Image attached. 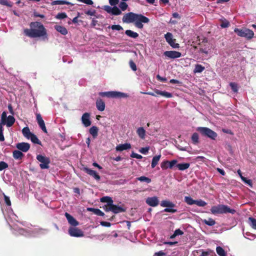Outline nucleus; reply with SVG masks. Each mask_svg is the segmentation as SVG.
<instances>
[{
    "instance_id": "7ed1b4c3",
    "label": "nucleus",
    "mask_w": 256,
    "mask_h": 256,
    "mask_svg": "<svg viewBox=\"0 0 256 256\" xmlns=\"http://www.w3.org/2000/svg\"><path fill=\"white\" fill-rule=\"evenodd\" d=\"M212 214H224L230 213L234 214L236 210L234 209L230 208L228 206L224 204H218L212 206L210 208Z\"/></svg>"
},
{
    "instance_id": "e433bc0d",
    "label": "nucleus",
    "mask_w": 256,
    "mask_h": 256,
    "mask_svg": "<svg viewBox=\"0 0 256 256\" xmlns=\"http://www.w3.org/2000/svg\"><path fill=\"white\" fill-rule=\"evenodd\" d=\"M30 139L33 143L41 145V142L38 139L37 136L34 134L32 135Z\"/></svg>"
},
{
    "instance_id": "58836bf2",
    "label": "nucleus",
    "mask_w": 256,
    "mask_h": 256,
    "mask_svg": "<svg viewBox=\"0 0 256 256\" xmlns=\"http://www.w3.org/2000/svg\"><path fill=\"white\" fill-rule=\"evenodd\" d=\"M216 251L217 254L220 256H226V252L223 248H222V247L217 246L216 248Z\"/></svg>"
},
{
    "instance_id": "bf43d9fd",
    "label": "nucleus",
    "mask_w": 256,
    "mask_h": 256,
    "mask_svg": "<svg viewBox=\"0 0 256 256\" xmlns=\"http://www.w3.org/2000/svg\"><path fill=\"white\" fill-rule=\"evenodd\" d=\"M6 118H7V116H6V112H2V116H1V122H0V124H2L4 125V120H6Z\"/></svg>"
},
{
    "instance_id": "aec40b11",
    "label": "nucleus",
    "mask_w": 256,
    "mask_h": 256,
    "mask_svg": "<svg viewBox=\"0 0 256 256\" xmlns=\"http://www.w3.org/2000/svg\"><path fill=\"white\" fill-rule=\"evenodd\" d=\"M15 122V118L12 116H9L4 120V124H6L7 127L12 126Z\"/></svg>"
},
{
    "instance_id": "864d4df0",
    "label": "nucleus",
    "mask_w": 256,
    "mask_h": 256,
    "mask_svg": "<svg viewBox=\"0 0 256 256\" xmlns=\"http://www.w3.org/2000/svg\"><path fill=\"white\" fill-rule=\"evenodd\" d=\"M149 150H150V147L149 146H146V147H144V148H141L139 150V152L140 153H142V154H148Z\"/></svg>"
},
{
    "instance_id": "1a4fd4ad",
    "label": "nucleus",
    "mask_w": 256,
    "mask_h": 256,
    "mask_svg": "<svg viewBox=\"0 0 256 256\" xmlns=\"http://www.w3.org/2000/svg\"><path fill=\"white\" fill-rule=\"evenodd\" d=\"M178 161L176 160H173L171 161L164 160L160 164L161 168L162 170L167 168H172L173 167L177 164Z\"/></svg>"
},
{
    "instance_id": "a19ab883",
    "label": "nucleus",
    "mask_w": 256,
    "mask_h": 256,
    "mask_svg": "<svg viewBox=\"0 0 256 256\" xmlns=\"http://www.w3.org/2000/svg\"><path fill=\"white\" fill-rule=\"evenodd\" d=\"M248 222L251 226L253 228L256 230V219L254 218L250 217L248 218Z\"/></svg>"
},
{
    "instance_id": "f257e3e1",
    "label": "nucleus",
    "mask_w": 256,
    "mask_h": 256,
    "mask_svg": "<svg viewBox=\"0 0 256 256\" xmlns=\"http://www.w3.org/2000/svg\"><path fill=\"white\" fill-rule=\"evenodd\" d=\"M30 29L24 30V33L30 38H42L44 40H48L46 30L40 22H32L30 24Z\"/></svg>"
},
{
    "instance_id": "b1692460",
    "label": "nucleus",
    "mask_w": 256,
    "mask_h": 256,
    "mask_svg": "<svg viewBox=\"0 0 256 256\" xmlns=\"http://www.w3.org/2000/svg\"><path fill=\"white\" fill-rule=\"evenodd\" d=\"M54 28L59 32L63 35H66L68 34V30L66 28L63 26L56 25Z\"/></svg>"
},
{
    "instance_id": "dca6fc26",
    "label": "nucleus",
    "mask_w": 256,
    "mask_h": 256,
    "mask_svg": "<svg viewBox=\"0 0 256 256\" xmlns=\"http://www.w3.org/2000/svg\"><path fill=\"white\" fill-rule=\"evenodd\" d=\"M131 148V145L129 143H126L124 144H120L118 145L116 150V151L122 152L124 150H127Z\"/></svg>"
},
{
    "instance_id": "338daca9",
    "label": "nucleus",
    "mask_w": 256,
    "mask_h": 256,
    "mask_svg": "<svg viewBox=\"0 0 256 256\" xmlns=\"http://www.w3.org/2000/svg\"><path fill=\"white\" fill-rule=\"evenodd\" d=\"M230 23L228 21L225 20L224 22H222V24H220V26L223 28H227L229 26Z\"/></svg>"
},
{
    "instance_id": "f03ea898",
    "label": "nucleus",
    "mask_w": 256,
    "mask_h": 256,
    "mask_svg": "<svg viewBox=\"0 0 256 256\" xmlns=\"http://www.w3.org/2000/svg\"><path fill=\"white\" fill-rule=\"evenodd\" d=\"M122 22L124 23H134V26L138 28H142V23L148 24L150 22L148 18L142 14H135L132 12L125 14L122 18Z\"/></svg>"
},
{
    "instance_id": "680f3d73",
    "label": "nucleus",
    "mask_w": 256,
    "mask_h": 256,
    "mask_svg": "<svg viewBox=\"0 0 256 256\" xmlns=\"http://www.w3.org/2000/svg\"><path fill=\"white\" fill-rule=\"evenodd\" d=\"M130 156L132 158H136L137 159H141L142 158V156L140 155V154H138L136 153H135V152H132L130 155Z\"/></svg>"
},
{
    "instance_id": "bb28decb",
    "label": "nucleus",
    "mask_w": 256,
    "mask_h": 256,
    "mask_svg": "<svg viewBox=\"0 0 256 256\" xmlns=\"http://www.w3.org/2000/svg\"><path fill=\"white\" fill-rule=\"evenodd\" d=\"M136 134L142 140L145 138L146 130H144V128H138L136 130Z\"/></svg>"
},
{
    "instance_id": "4468645a",
    "label": "nucleus",
    "mask_w": 256,
    "mask_h": 256,
    "mask_svg": "<svg viewBox=\"0 0 256 256\" xmlns=\"http://www.w3.org/2000/svg\"><path fill=\"white\" fill-rule=\"evenodd\" d=\"M65 216L68 222V223L74 226H76L78 225V222L68 212L65 213Z\"/></svg>"
},
{
    "instance_id": "052dcab7",
    "label": "nucleus",
    "mask_w": 256,
    "mask_h": 256,
    "mask_svg": "<svg viewBox=\"0 0 256 256\" xmlns=\"http://www.w3.org/2000/svg\"><path fill=\"white\" fill-rule=\"evenodd\" d=\"M104 9L108 13L112 14V7H111L109 6H104Z\"/></svg>"
},
{
    "instance_id": "ea45409f",
    "label": "nucleus",
    "mask_w": 256,
    "mask_h": 256,
    "mask_svg": "<svg viewBox=\"0 0 256 256\" xmlns=\"http://www.w3.org/2000/svg\"><path fill=\"white\" fill-rule=\"evenodd\" d=\"M99 95L101 96H106L108 98H112V91L111 92H100L99 93Z\"/></svg>"
},
{
    "instance_id": "603ef678",
    "label": "nucleus",
    "mask_w": 256,
    "mask_h": 256,
    "mask_svg": "<svg viewBox=\"0 0 256 256\" xmlns=\"http://www.w3.org/2000/svg\"><path fill=\"white\" fill-rule=\"evenodd\" d=\"M66 17L67 15L65 12L58 13L56 16V18L59 20L64 19L66 18Z\"/></svg>"
},
{
    "instance_id": "f8f14e48",
    "label": "nucleus",
    "mask_w": 256,
    "mask_h": 256,
    "mask_svg": "<svg viewBox=\"0 0 256 256\" xmlns=\"http://www.w3.org/2000/svg\"><path fill=\"white\" fill-rule=\"evenodd\" d=\"M146 202L150 206L155 207L159 204V200L156 196L148 197L146 200Z\"/></svg>"
},
{
    "instance_id": "2eb2a0df",
    "label": "nucleus",
    "mask_w": 256,
    "mask_h": 256,
    "mask_svg": "<svg viewBox=\"0 0 256 256\" xmlns=\"http://www.w3.org/2000/svg\"><path fill=\"white\" fill-rule=\"evenodd\" d=\"M84 170L88 174L94 177L96 180H100V176L97 174V172L96 171L87 168H84Z\"/></svg>"
},
{
    "instance_id": "9b49d317",
    "label": "nucleus",
    "mask_w": 256,
    "mask_h": 256,
    "mask_svg": "<svg viewBox=\"0 0 256 256\" xmlns=\"http://www.w3.org/2000/svg\"><path fill=\"white\" fill-rule=\"evenodd\" d=\"M16 148L22 152H27L30 148V144L27 142H18L16 144Z\"/></svg>"
},
{
    "instance_id": "473e14b6",
    "label": "nucleus",
    "mask_w": 256,
    "mask_h": 256,
    "mask_svg": "<svg viewBox=\"0 0 256 256\" xmlns=\"http://www.w3.org/2000/svg\"><path fill=\"white\" fill-rule=\"evenodd\" d=\"M202 222L209 226H212L216 224L215 220L212 218H209L208 220H204Z\"/></svg>"
},
{
    "instance_id": "5701e85b",
    "label": "nucleus",
    "mask_w": 256,
    "mask_h": 256,
    "mask_svg": "<svg viewBox=\"0 0 256 256\" xmlns=\"http://www.w3.org/2000/svg\"><path fill=\"white\" fill-rule=\"evenodd\" d=\"M57 4H67V5L74 6V4L70 2L66 1V0H54V1L52 2L51 3L52 6H55V5H57Z\"/></svg>"
},
{
    "instance_id": "72a5a7b5",
    "label": "nucleus",
    "mask_w": 256,
    "mask_h": 256,
    "mask_svg": "<svg viewBox=\"0 0 256 256\" xmlns=\"http://www.w3.org/2000/svg\"><path fill=\"white\" fill-rule=\"evenodd\" d=\"M100 202H106L107 204L113 203V200L110 197L104 196L100 198Z\"/></svg>"
},
{
    "instance_id": "de8ad7c7",
    "label": "nucleus",
    "mask_w": 256,
    "mask_h": 256,
    "mask_svg": "<svg viewBox=\"0 0 256 256\" xmlns=\"http://www.w3.org/2000/svg\"><path fill=\"white\" fill-rule=\"evenodd\" d=\"M108 28H111L112 30H122V27L119 24L112 25L111 26H109Z\"/></svg>"
},
{
    "instance_id": "8fccbe9b",
    "label": "nucleus",
    "mask_w": 256,
    "mask_h": 256,
    "mask_svg": "<svg viewBox=\"0 0 256 256\" xmlns=\"http://www.w3.org/2000/svg\"><path fill=\"white\" fill-rule=\"evenodd\" d=\"M230 85L231 87L232 90L234 92H236L238 91V87L236 84L234 82H230Z\"/></svg>"
},
{
    "instance_id": "6e6d98bb",
    "label": "nucleus",
    "mask_w": 256,
    "mask_h": 256,
    "mask_svg": "<svg viewBox=\"0 0 256 256\" xmlns=\"http://www.w3.org/2000/svg\"><path fill=\"white\" fill-rule=\"evenodd\" d=\"M2 124H0V141L3 142L4 140V137L3 134V128Z\"/></svg>"
},
{
    "instance_id": "6ab92c4d",
    "label": "nucleus",
    "mask_w": 256,
    "mask_h": 256,
    "mask_svg": "<svg viewBox=\"0 0 256 256\" xmlns=\"http://www.w3.org/2000/svg\"><path fill=\"white\" fill-rule=\"evenodd\" d=\"M96 106L98 110L100 111H104L105 108V104L100 98L98 99L96 102Z\"/></svg>"
},
{
    "instance_id": "37998d69",
    "label": "nucleus",
    "mask_w": 256,
    "mask_h": 256,
    "mask_svg": "<svg viewBox=\"0 0 256 256\" xmlns=\"http://www.w3.org/2000/svg\"><path fill=\"white\" fill-rule=\"evenodd\" d=\"M195 204L199 206H204L207 204V203L202 200H196Z\"/></svg>"
},
{
    "instance_id": "e2e57ef3",
    "label": "nucleus",
    "mask_w": 256,
    "mask_h": 256,
    "mask_svg": "<svg viewBox=\"0 0 256 256\" xmlns=\"http://www.w3.org/2000/svg\"><path fill=\"white\" fill-rule=\"evenodd\" d=\"M130 66L132 70L136 71V66L132 60L130 62Z\"/></svg>"
},
{
    "instance_id": "09e8293b",
    "label": "nucleus",
    "mask_w": 256,
    "mask_h": 256,
    "mask_svg": "<svg viewBox=\"0 0 256 256\" xmlns=\"http://www.w3.org/2000/svg\"><path fill=\"white\" fill-rule=\"evenodd\" d=\"M38 124L39 126L42 130V131L45 133H47L46 128L45 126V124H44V120L42 121L38 122Z\"/></svg>"
},
{
    "instance_id": "a211bd4d",
    "label": "nucleus",
    "mask_w": 256,
    "mask_h": 256,
    "mask_svg": "<svg viewBox=\"0 0 256 256\" xmlns=\"http://www.w3.org/2000/svg\"><path fill=\"white\" fill-rule=\"evenodd\" d=\"M126 210L122 207L116 205H114L112 203V212L114 214H118L120 212H124Z\"/></svg>"
},
{
    "instance_id": "0eeeda50",
    "label": "nucleus",
    "mask_w": 256,
    "mask_h": 256,
    "mask_svg": "<svg viewBox=\"0 0 256 256\" xmlns=\"http://www.w3.org/2000/svg\"><path fill=\"white\" fill-rule=\"evenodd\" d=\"M36 160L40 162V166L41 169H48L49 168L50 160L48 158L42 154H38L36 156Z\"/></svg>"
},
{
    "instance_id": "4be33fe9",
    "label": "nucleus",
    "mask_w": 256,
    "mask_h": 256,
    "mask_svg": "<svg viewBox=\"0 0 256 256\" xmlns=\"http://www.w3.org/2000/svg\"><path fill=\"white\" fill-rule=\"evenodd\" d=\"M88 210L89 212H92L98 216H105L104 212H103L102 210H100L98 208H88Z\"/></svg>"
},
{
    "instance_id": "4c0bfd02",
    "label": "nucleus",
    "mask_w": 256,
    "mask_h": 256,
    "mask_svg": "<svg viewBox=\"0 0 256 256\" xmlns=\"http://www.w3.org/2000/svg\"><path fill=\"white\" fill-rule=\"evenodd\" d=\"M137 180L142 182H145L146 184H148L151 182L150 178L145 176H142L137 178Z\"/></svg>"
},
{
    "instance_id": "393cba45",
    "label": "nucleus",
    "mask_w": 256,
    "mask_h": 256,
    "mask_svg": "<svg viewBox=\"0 0 256 256\" xmlns=\"http://www.w3.org/2000/svg\"><path fill=\"white\" fill-rule=\"evenodd\" d=\"M12 156L16 160H22L24 155L20 150H15L12 152Z\"/></svg>"
},
{
    "instance_id": "79ce46f5",
    "label": "nucleus",
    "mask_w": 256,
    "mask_h": 256,
    "mask_svg": "<svg viewBox=\"0 0 256 256\" xmlns=\"http://www.w3.org/2000/svg\"><path fill=\"white\" fill-rule=\"evenodd\" d=\"M122 14L121 10L116 6H114L112 7V14L114 16H118Z\"/></svg>"
},
{
    "instance_id": "ddd939ff",
    "label": "nucleus",
    "mask_w": 256,
    "mask_h": 256,
    "mask_svg": "<svg viewBox=\"0 0 256 256\" xmlns=\"http://www.w3.org/2000/svg\"><path fill=\"white\" fill-rule=\"evenodd\" d=\"M90 114L86 112L82 116V123L84 125V126L88 127L91 124V122L90 119Z\"/></svg>"
},
{
    "instance_id": "f704fd0d",
    "label": "nucleus",
    "mask_w": 256,
    "mask_h": 256,
    "mask_svg": "<svg viewBox=\"0 0 256 256\" xmlns=\"http://www.w3.org/2000/svg\"><path fill=\"white\" fill-rule=\"evenodd\" d=\"M184 201L189 205L195 204L196 200H193L190 196H185Z\"/></svg>"
},
{
    "instance_id": "c9c22d12",
    "label": "nucleus",
    "mask_w": 256,
    "mask_h": 256,
    "mask_svg": "<svg viewBox=\"0 0 256 256\" xmlns=\"http://www.w3.org/2000/svg\"><path fill=\"white\" fill-rule=\"evenodd\" d=\"M164 38L168 44L172 42V40H174L172 34L170 32H167L164 35Z\"/></svg>"
},
{
    "instance_id": "cd10ccee",
    "label": "nucleus",
    "mask_w": 256,
    "mask_h": 256,
    "mask_svg": "<svg viewBox=\"0 0 256 256\" xmlns=\"http://www.w3.org/2000/svg\"><path fill=\"white\" fill-rule=\"evenodd\" d=\"M155 92L158 95H160V96H162L166 97V98H169L172 97V94L170 92H167L161 91V90H157L155 91Z\"/></svg>"
},
{
    "instance_id": "49530a36",
    "label": "nucleus",
    "mask_w": 256,
    "mask_h": 256,
    "mask_svg": "<svg viewBox=\"0 0 256 256\" xmlns=\"http://www.w3.org/2000/svg\"><path fill=\"white\" fill-rule=\"evenodd\" d=\"M198 135L196 132H194L192 136V140L194 144H196L198 142Z\"/></svg>"
},
{
    "instance_id": "2f4dec72",
    "label": "nucleus",
    "mask_w": 256,
    "mask_h": 256,
    "mask_svg": "<svg viewBox=\"0 0 256 256\" xmlns=\"http://www.w3.org/2000/svg\"><path fill=\"white\" fill-rule=\"evenodd\" d=\"M204 66H202L201 64H198L195 66L194 72V73H200L204 71Z\"/></svg>"
},
{
    "instance_id": "774afa93",
    "label": "nucleus",
    "mask_w": 256,
    "mask_h": 256,
    "mask_svg": "<svg viewBox=\"0 0 256 256\" xmlns=\"http://www.w3.org/2000/svg\"><path fill=\"white\" fill-rule=\"evenodd\" d=\"M166 254L162 250L156 252L154 254V256H164Z\"/></svg>"
},
{
    "instance_id": "9d476101",
    "label": "nucleus",
    "mask_w": 256,
    "mask_h": 256,
    "mask_svg": "<svg viewBox=\"0 0 256 256\" xmlns=\"http://www.w3.org/2000/svg\"><path fill=\"white\" fill-rule=\"evenodd\" d=\"M164 54L165 56L172 59L179 58L182 56V54L180 52L173 50L166 51Z\"/></svg>"
},
{
    "instance_id": "c85d7f7f",
    "label": "nucleus",
    "mask_w": 256,
    "mask_h": 256,
    "mask_svg": "<svg viewBox=\"0 0 256 256\" xmlns=\"http://www.w3.org/2000/svg\"><path fill=\"white\" fill-rule=\"evenodd\" d=\"M190 166L189 163H182L176 164V166L180 170H184L188 169Z\"/></svg>"
},
{
    "instance_id": "4d7b16f0",
    "label": "nucleus",
    "mask_w": 256,
    "mask_h": 256,
    "mask_svg": "<svg viewBox=\"0 0 256 256\" xmlns=\"http://www.w3.org/2000/svg\"><path fill=\"white\" fill-rule=\"evenodd\" d=\"M8 168V164L4 162H0V171H2Z\"/></svg>"
},
{
    "instance_id": "a878e982",
    "label": "nucleus",
    "mask_w": 256,
    "mask_h": 256,
    "mask_svg": "<svg viewBox=\"0 0 256 256\" xmlns=\"http://www.w3.org/2000/svg\"><path fill=\"white\" fill-rule=\"evenodd\" d=\"M98 129L96 126H92L90 128L89 132L92 136L93 138H95L98 135Z\"/></svg>"
},
{
    "instance_id": "a18cd8bd",
    "label": "nucleus",
    "mask_w": 256,
    "mask_h": 256,
    "mask_svg": "<svg viewBox=\"0 0 256 256\" xmlns=\"http://www.w3.org/2000/svg\"><path fill=\"white\" fill-rule=\"evenodd\" d=\"M200 256H216L214 252L212 251L210 252H204L202 251Z\"/></svg>"
},
{
    "instance_id": "7c9ffc66",
    "label": "nucleus",
    "mask_w": 256,
    "mask_h": 256,
    "mask_svg": "<svg viewBox=\"0 0 256 256\" xmlns=\"http://www.w3.org/2000/svg\"><path fill=\"white\" fill-rule=\"evenodd\" d=\"M125 34L128 36L134 38H136L138 36V34L137 32H133L132 30H126Z\"/></svg>"
},
{
    "instance_id": "3c124183",
    "label": "nucleus",
    "mask_w": 256,
    "mask_h": 256,
    "mask_svg": "<svg viewBox=\"0 0 256 256\" xmlns=\"http://www.w3.org/2000/svg\"><path fill=\"white\" fill-rule=\"evenodd\" d=\"M103 209L106 212H112V203L110 204H106L103 206Z\"/></svg>"
},
{
    "instance_id": "69168bd1",
    "label": "nucleus",
    "mask_w": 256,
    "mask_h": 256,
    "mask_svg": "<svg viewBox=\"0 0 256 256\" xmlns=\"http://www.w3.org/2000/svg\"><path fill=\"white\" fill-rule=\"evenodd\" d=\"M96 13V11L95 10H88L85 12V14L88 16H94Z\"/></svg>"
},
{
    "instance_id": "c756f323",
    "label": "nucleus",
    "mask_w": 256,
    "mask_h": 256,
    "mask_svg": "<svg viewBox=\"0 0 256 256\" xmlns=\"http://www.w3.org/2000/svg\"><path fill=\"white\" fill-rule=\"evenodd\" d=\"M160 157L161 154L156 156L153 157L151 164V166L152 168H154L158 164Z\"/></svg>"
},
{
    "instance_id": "20e7f679",
    "label": "nucleus",
    "mask_w": 256,
    "mask_h": 256,
    "mask_svg": "<svg viewBox=\"0 0 256 256\" xmlns=\"http://www.w3.org/2000/svg\"><path fill=\"white\" fill-rule=\"evenodd\" d=\"M197 131L204 136H206L212 140H215L218 136L217 134L211 129L206 127H198Z\"/></svg>"
},
{
    "instance_id": "412c9836",
    "label": "nucleus",
    "mask_w": 256,
    "mask_h": 256,
    "mask_svg": "<svg viewBox=\"0 0 256 256\" xmlns=\"http://www.w3.org/2000/svg\"><path fill=\"white\" fill-rule=\"evenodd\" d=\"M22 134L23 136L26 138L27 139H30V138L34 134L32 132H30V128L28 127H24L22 130Z\"/></svg>"
},
{
    "instance_id": "13d9d810",
    "label": "nucleus",
    "mask_w": 256,
    "mask_h": 256,
    "mask_svg": "<svg viewBox=\"0 0 256 256\" xmlns=\"http://www.w3.org/2000/svg\"><path fill=\"white\" fill-rule=\"evenodd\" d=\"M175 41H176V40L174 39L172 40V42H170V43H169L168 44L172 48H178L180 47V45L178 44H177V43H176L175 42Z\"/></svg>"
},
{
    "instance_id": "0e129e2a",
    "label": "nucleus",
    "mask_w": 256,
    "mask_h": 256,
    "mask_svg": "<svg viewBox=\"0 0 256 256\" xmlns=\"http://www.w3.org/2000/svg\"><path fill=\"white\" fill-rule=\"evenodd\" d=\"M78 2H82L88 5H92L94 2L92 0H77Z\"/></svg>"
},
{
    "instance_id": "5fc2aeb1",
    "label": "nucleus",
    "mask_w": 256,
    "mask_h": 256,
    "mask_svg": "<svg viewBox=\"0 0 256 256\" xmlns=\"http://www.w3.org/2000/svg\"><path fill=\"white\" fill-rule=\"evenodd\" d=\"M2 194L4 197V202L8 206H11V202L10 200V198L5 195L4 193H2Z\"/></svg>"
},
{
    "instance_id": "f3484780",
    "label": "nucleus",
    "mask_w": 256,
    "mask_h": 256,
    "mask_svg": "<svg viewBox=\"0 0 256 256\" xmlns=\"http://www.w3.org/2000/svg\"><path fill=\"white\" fill-rule=\"evenodd\" d=\"M112 98H126L128 97V95L124 92L112 91Z\"/></svg>"
},
{
    "instance_id": "423d86ee",
    "label": "nucleus",
    "mask_w": 256,
    "mask_h": 256,
    "mask_svg": "<svg viewBox=\"0 0 256 256\" xmlns=\"http://www.w3.org/2000/svg\"><path fill=\"white\" fill-rule=\"evenodd\" d=\"M234 32L236 33L238 36L246 38L248 40L252 38L254 36V32L248 28L240 29L236 28Z\"/></svg>"
},
{
    "instance_id": "39448f33",
    "label": "nucleus",
    "mask_w": 256,
    "mask_h": 256,
    "mask_svg": "<svg viewBox=\"0 0 256 256\" xmlns=\"http://www.w3.org/2000/svg\"><path fill=\"white\" fill-rule=\"evenodd\" d=\"M160 206L166 208L163 210L164 212L175 213L177 212L176 209L174 208L176 206V204L169 200H164L160 202Z\"/></svg>"
},
{
    "instance_id": "6e6552de",
    "label": "nucleus",
    "mask_w": 256,
    "mask_h": 256,
    "mask_svg": "<svg viewBox=\"0 0 256 256\" xmlns=\"http://www.w3.org/2000/svg\"><path fill=\"white\" fill-rule=\"evenodd\" d=\"M68 234L70 236L74 237H82L84 236V232L81 230L75 227L70 228Z\"/></svg>"
},
{
    "instance_id": "c03bdc74",
    "label": "nucleus",
    "mask_w": 256,
    "mask_h": 256,
    "mask_svg": "<svg viewBox=\"0 0 256 256\" xmlns=\"http://www.w3.org/2000/svg\"><path fill=\"white\" fill-rule=\"evenodd\" d=\"M119 7L122 11L126 10L128 7V4L124 2H122L119 4Z\"/></svg>"
}]
</instances>
